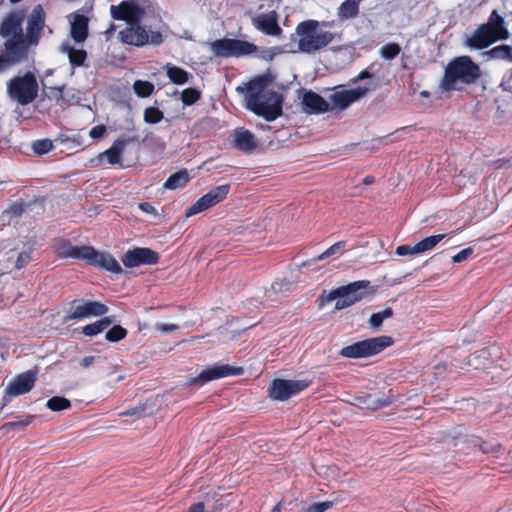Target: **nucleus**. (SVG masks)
<instances>
[{
	"mask_svg": "<svg viewBox=\"0 0 512 512\" xmlns=\"http://www.w3.org/2000/svg\"><path fill=\"white\" fill-rule=\"evenodd\" d=\"M270 80L267 76H260L246 84V107L256 115L267 121H273L282 113L281 95L267 89Z\"/></svg>",
	"mask_w": 512,
	"mask_h": 512,
	"instance_id": "f257e3e1",
	"label": "nucleus"
},
{
	"mask_svg": "<svg viewBox=\"0 0 512 512\" xmlns=\"http://www.w3.org/2000/svg\"><path fill=\"white\" fill-rule=\"evenodd\" d=\"M297 38V51L305 54H314L332 43L335 34L325 29V25L317 20H305L295 28Z\"/></svg>",
	"mask_w": 512,
	"mask_h": 512,
	"instance_id": "f03ea898",
	"label": "nucleus"
},
{
	"mask_svg": "<svg viewBox=\"0 0 512 512\" xmlns=\"http://www.w3.org/2000/svg\"><path fill=\"white\" fill-rule=\"evenodd\" d=\"M480 76V69L469 56H460L452 60L445 69L441 81L444 91L455 90L459 85L473 83Z\"/></svg>",
	"mask_w": 512,
	"mask_h": 512,
	"instance_id": "7ed1b4c3",
	"label": "nucleus"
},
{
	"mask_svg": "<svg viewBox=\"0 0 512 512\" xmlns=\"http://www.w3.org/2000/svg\"><path fill=\"white\" fill-rule=\"evenodd\" d=\"M119 40L126 45L143 47L159 46L164 42L160 31H153L140 24V21L129 22L127 27L118 34Z\"/></svg>",
	"mask_w": 512,
	"mask_h": 512,
	"instance_id": "20e7f679",
	"label": "nucleus"
},
{
	"mask_svg": "<svg viewBox=\"0 0 512 512\" xmlns=\"http://www.w3.org/2000/svg\"><path fill=\"white\" fill-rule=\"evenodd\" d=\"M9 97L25 106L32 103L38 95V83L32 72L12 78L7 84Z\"/></svg>",
	"mask_w": 512,
	"mask_h": 512,
	"instance_id": "39448f33",
	"label": "nucleus"
},
{
	"mask_svg": "<svg viewBox=\"0 0 512 512\" xmlns=\"http://www.w3.org/2000/svg\"><path fill=\"white\" fill-rule=\"evenodd\" d=\"M392 344L390 336H378L345 346L340 350V355L351 359L366 358L382 352Z\"/></svg>",
	"mask_w": 512,
	"mask_h": 512,
	"instance_id": "423d86ee",
	"label": "nucleus"
},
{
	"mask_svg": "<svg viewBox=\"0 0 512 512\" xmlns=\"http://www.w3.org/2000/svg\"><path fill=\"white\" fill-rule=\"evenodd\" d=\"M211 52L215 57H241L256 52L257 46L248 41L224 38L210 43Z\"/></svg>",
	"mask_w": 512,
	"mask_h": 512,
	"instance_id": "0eeeda50",
	"label": "nucleus"
},
{
	"mask_svg": "<svg viewBox=\"0 0 512 512\" xmlns=\"http://www.w3.org/2000/svg\"><path fill=\"white\" fill-rule=\"evenodd\" d=\"M368 282L357 281L350 283L347 286L332 290L328 297V301L335 300V309L342 310L355 304L363 299Z\"/></svg>",
	"mask_w": 512,
	"mask_h": 512,
	"instance_id": "6e6552de",
	"label": "nucleus"
},
{
	"mask_svg": "<svg viewBox=\"0 0 512 512\" xmlns=\"http://www.w3.org/2000/svg\"><path fill=\"white\" fill-rule=\"evenodd\" d=\"M310 385L308 380L275 379L272 381L269 393L274 400L285 401L290 397L305 390Z\"/></svg>",
	"mask_w": 512,
	"mask_h": 512,
	"instance_id": "1a4fd4ad",
	"label": "nucleus"
},
{
	"mask_svg": "<svg viewBox=\"0 0 512 512\" xmlns=\"http://www.w3.org/2000/svg\"><path fill=\"white\" fill-rule=\"evenodd\" d=\"M229 190L230 186L227 184L220 185L211 189L208 193L199 198L191 207L186 210V217L196 215L220 203L226 198Z\"/></svg>",
	"mask_w": 512,
	"mask_h": 512,
	"instance_id": "9d476101",
	"label": "nucleus"
},
{
	"mask_svg": "<svg viewBox=\"0 0 512 512\" xmlns=\"http://www.w3.org/2000/svg\"><path fill=\"white\" fill-rule=\"evenodd\" d=\"M371 89L372 86L366 84L352 89L336 91L329 98L331 109L344 110L352 103L364 97Z\"/></svg>",
	"mask_w": 512,
	"mask_h": 512,
	"instance_id": "9b49d317",
	"label": "nucleus"
},
{
	"mask_svg": "<svg viewBox=\"0 0 512 512\" xmlns=\"http://www.w3.org/2000/svg\"><path fill=\"white\" fill-rule=\"evenodd\" d=\"M108 312V307L98 301H86L72 306L65 317V321L74 319H86L90 317L102 316Z\"/></svg>",
	"mask_w": 512,
	"mask_h": 512,
	"instance_id": "f8f14e48",
	"label": "nucleus"
},
{
	"mask_svg": "<svg viewBox=\"0 0 512 512\" xmlns=\"http://www.w3.org/2000/svg\"><path fill=\"white\" fill-rule=\"evenodd\" d=\"M110 14L114 20H123L129 23L141 21L144 12L133 0H126L119 5H111Z\"/></svg>",
	"mask_w": 512,
	"mask_h": 512,
	"instance_id": "ddd939ff",
	"label": "nucleus"
},
{
	"mask_svg": "<svg viewBox=\"0 0 512 512\" xmlns=\"http://www.w3.org/2000/svg\"><path fill=\"white\" fill-rule=\"evenodd\" d=\"M242 368H234L228 365H216L201 372L197 377L191 378L188 384L204 385L212 380L220 379L230 375L242 374Z\"/></svg>",
	"mask_w": 512,
	"mask_h": 512,
	"instance_id": "4468645a",
	"label": "nucleus"
},
{
	"mask_svg": "<svg viewBox=\"0 0 512 512\" xmlns=\"http://www.w3.org/2000/svg\"><path fill=\"white\" fill-rule=\"evenodd\" d=\"M158 260V254L149 248H134L127 251L122 258L123 264L128 268L156 264Z\"/></svg>",
	"mask_w": 512,
	"mask_h": 512,
	"instance_id": "2eb2a0df",
	"label": "nucleus"
},
{
	"mask_svg": "<svg viewBox=\"0 0 512 512\" xmlns=\"http://www.w3.org/2000/svg\"><path fill=\"white\" fill-rule=\"evenodd\" d=\"M86 262L98 269L106 270L114 274L122 273V267L119 262L109 253L97 251L90 246Z\"/></svg>",
	"mask_w": 512,
	"mask_h": 512,
	"instance_id": "dca6fc26",
	"label": "nucleus"
},
{
	"mask_svg": "<svg viewBox=\"0 0 512 512\" xmlns=\"http://www.w3.org/2000/svg\"><path fill=\"white\" fill-rule=\"evenodd\" d=\"M45 24V13L41 5H37L32 10L27 24L26 41L30 44H36L40 38Z\"/></svg>",
	"mask_w": 512,
	"mask_h": 512,
	"instance_id": "f3484780",
	"label": "nucleus"
},
{
	"mask_svg": "<svg viewBox=\"0 0 512 512\" xmlns=\"http://www.w3.org/2000/svg\"><path fill=\"white\" fill-rule=\"evenodd\" d=\"M24 20V13L15 11L9 13L2 21L0 27V35L7 39H14L23 37L22 23Z\"/></svg>",
	"mask_w": 512,
	"mask_h": 512,
	"instance_id": "a211bd4d",
	"label": "nucleus"
},
{
	"mask_svg": "<svg viewBox=\"0 0 512 512\" xmlns=\"http://www.w3.org/2000/svg\"><path fill=\"white\" fill-rule=\"evenodd\" d=\"M251 21L257 30L267 35L279 36L282 33V29L278 25L277 14L275 11L258 14L252 17Z\"/></svg>",
	"mask_w": 512,
	"mask_h": 512,
	"instance_id": "6ab92c4d",
	"label": "nucleus"
},
{
	"mask_svg": "<svg viewBox=\"0 0 512 512\" xmlns=\"http://www.w3.org/2000/svg\"><path fill=\"white\" fill-rule=\"evenodd\" d=\"M36 374L33 371H27L14 378L6 388V393L10 396H18L29 392L34 386Z\"/></svg>",
	"mask_w": 512,
	"mask_h": 512,
	"instance_id": "aec40b11",
	"label": "nucleus"
},
{
	"mask_svg": "<svg viewBox=\"0 0 512 512\" xmlns=\"http://www.w3.org/2000/svg\"><path fill=\"white\" fill-rule=\"evenodd\" d=\"M231 138L233 146L245 153L252 152L257 146L254 135L244 128L235 129L231 134Z\"/></svg>",
	"mask_w": 512,
	"mask_h": 512,
	"instance_id": "412c9836",
	"label": "nucleus"
},
{
	"mask_svg": "<svg viewBox=\"0 0 512 512\" xmlns=\"http://www.w3.org/2000/svg\"><path fill=\"white\" fill-rule=\"evenodd\" d=\"M304 111L309 114H320L330 109V104L319 94L314 92H306L302 98Z\"/></svg>",
	"mask_w": 512,
	"mask_h": 512,
	"instance_id": "4be33fe9",
	"label": "nucleus"
},
{
	"mask_svg": "<svg viewBox=\"0 0 512 512\" xmlns=\"http://www.w3.org/2000/svg\"><path fill=\"white\" fill-rule=\"evenodd\" d=\"M71 37L77 43H82L88 36V18L84 15L74 13L70 15Z\"/></svg>",
	"mask_w": 512,
	"mask_h": 512,
	"instance_id": "5701e85b",
	"label": "nucleus"
},
{
	"mask_svg": "<svg viewBox=\"0 0 512 512\" xmlns=\"http://www.w3.org/2000/svg\"><path fill=\"white\" fill-rule=\"evenodd\" d=\"M26 53L27 49L23 37L7 39L4 54L7 55L13 65L20 62L26 56Z\"/></svg>",
	"mask_w": 512,
	"mask_h": 512,
	"instance_id": "b1692460",
	"label": "nucleus"
},
{
	"mask_svg": "<svg viewBox=\"0 0 512 512\" xmlns=\"http://www.w3.org/2000/svg\"><path fill=\"white\" fill-rule=\"evenodd\" d=\"M496 41V37L490 32L488 26L483 24L467 40V44L472 48L482 49Z\"/></svg>",
	"mask_w": 512,
	"mask_h": 512,
	"instance_id": "393cba45",
	"label": "nucleus"
},
{
	"mask_svg": "<svg viewBox=\"0 0 512 512\" xmlns=\"http://www.w3.org/2000/svg\"><path fill=\"white\" fill-rule=\"evenodd\" d=\"M90 246H75L69 242H64L57 248V255L60 258H73L86 261Z\"/></svg>",
	"mask_w": 512,
	"mask_h": 512,
	"instance_id": "a878e982",
	"label": "nucleus"
},
{
	"mask_svg": "<svg viewBox=\"0 0 512 512\" xmlns=\"http://www.w3.org/2000/svg\"><path fill=\"white\" fill-rule=\"evenodd\" d=\"M130 140L131 139H123V138H119V139L115 140L114 143L112 144V146L109 149H107L106 151H104L103 153H101L99 155V157L106 158L108 163L111 165L120 164L121 156L124 152L125 146Z\"/></svg>",
	"mask_w": 512,
	"mask_h": 512,
	"instance_id": "bb28decb",
	"label": "nucleus"
},
{
	"mask_svg": "<svg viewBox=\"0 0 512 512\" xmlns=\"http://www.w3.org/2000/svg\"><path fill=\"white\" fill-rule=\"evenodd\" d=\"M484 26H488L490 32L497 40L508 37V31L504 26V19L495 10L491 13L488 23L484 24Z\"/></svg>",
	"mask_w": 512,
	"mask_h": 512,
	"instance_id": "cd10ccee",
	"label": "nucleus"
},
{
	"mask_svg": "<svg viewBox=\"0 0 512 512\" xmlns=\"http://www.w3.org/2000/svg\"><path fill=\"white\" fill-rule=\"evenodd\" d=\"M166 71V75L169 80L176 85H184L193 78L192 74L187 72L181 67L175 66L173 64H166L164 67Z\"/></svg>",
	"mask_w": 512,
	"mask_h": 512,
	"instance_id": "c85d7f7f",
	"label": "nucleus"
},
{
	"mask_svg": "<svg viewBox=\"0 0 512 512\" xmlns=\"http://www.w3.org/2000/svg\"><path fill=\"white\" fill-rule=\"evenodd\" d=\"M363 0H345L338 8L337 15L341 20L355 18L359 12V4Z\"/></svg>",
	"mask_w": 512,
	"mask_h": 512,
	"instance_id": "c756f323",
	"label": "nucleus"
},
{
	"mask_svg": "<svg viewBox=\"0 0 512 512\" xmlns=\"http://www.w3.org/2000/svg\"><path fill=\"white\" fill-rule=\"evenodd\" d=\"M189 180L190 176L187 170L183 169L170 175L169 178L164 183V188L169 190L180 189L185 187Z\"/></svg>",
	"mask_w": 512,
	"mask_h": 512,
	"instance_id": "7c9ffc66",
	"label": "nucleus"
},
{
	"mask_svg": "<svg viewBox=\"0 0 512 512\" xmlns=\"http://www.w3.org/2000/svg\"><path fill=\"white\" fill-rule=\"evenodd\" d=\"M61 51L68 55L69 61L72 66H81L86 60L87 54L82 49H74L69 43H63Z\"/></svg>",
	"mask_w": 512,
	"mask_h": 512,
	"instance_id": "2f4dec72",
	"label": "nucleus"
},
{
	"mask_svg": "<svg viewBox=\"0 0 512 512\" xmlns=\"http://www.w3.org/2000/svg\"><path fill=\"white\" fill-rule=\"evenodd\" d=\"M112 323L113 319L111 317H104L84 326L82 332L86 336H95L107 329Z\"/></svg>",
	"mask_w": 512,
	"mask_h": 512,
	"instance_id": "473e14b6",
	"label": "nucleus"
},
{
	"mask_svg": "<svg viewBox=\"0 0 512 512\" xmlns=\"http://www.w3.org/2000/svg\"><path fill=\"white\" fill-rule=\"evenodd\" d=\"M445 238L444 234H437L426 237L416 244V252L423 254L427 251L432 250L439 242Z\"/></svg>",
	"mask_w": 512,
	"mask_h": 512,
	"instance_id": "72a5a7b5",
	"label": "nucleus"
},
{
	"mask_svg": "<svg viewBox=\"0 0 512 512\" xmlns=\"http://www.w3.org/2000/svg\"><path fill=\"white\" fill-rule=\"evenodd\" d=\"M393 310L391 308H386L383 311L378 313H374L371 315L369 319V325L372 329H379L385 319L392 317Z\"/></svg>",
	"mask_w": 512,
	"mask_h": 512,
	"instance_id": "f704fd0d",
	"label": "nucleus"
},
{
	"mask_svg": "<svg viewBox=\"0 0 512 512\" xmlns=\"http://www.w3.org/2000/svg\"><path fill=\"white\" fill-rule=\"evenodd\" d=\"M134 92L139 97H149L154 92V85L148 81L137 80L133 84Z\"/></svg>",
	"mask_w": 512,
	"mask_h": 512,
	"instance_id": "c9c22d12",
	"label": "nucleus"
},
{
	"mask_svg": "<svg viewBox=\"0 0 512 512\" xmlns=\"http://www.w3.org/2000/svg\"><path fill=\"white\" fill-rule=\"evenodd\" d=\"M70 401L61 396H54L46 403L48 409L52 411H62L70 407Z\"/></svg>",
	"mask_w": 512,
	"mask_h": 512,
	"instance_id": "e433bc0d",
	"label": "nucleus"
},
{
	"mask_svg": "<svg viewBox=\"0 0 512 512\" xmlns=\"http://www.w3.org/2000/svg\"><path fill=\"white\" fill-rule=\"evenodd\" d=\"M201 98V91L195 88H187L181 93V101L185 106L196 103Z\"/></svg>",
	"mask_w": 512,
	"mask_h": 512,
	"instance_id": "4c0bfd02",
	"label": "nucleus"
},
{
	"mask_svg": "<svg viewBox=\"0 0 512 512\" xmlns=\"http://www.w3.org/2000/svg\"><path fill=\"white\" fill-rule=\"evenodd\" d=\"M346 250V242L345 241H339L332 246H330L328 249H326L322 254H320L317 257V260H324L330 256L333 255H341Z\"/></svg>",
	"mask_w": 512,
	"mask_h": 512,
	"instance_id": "58836bf2",
	"label": "nucleus"
},
{
	"mask_svg": "<svg viewBox=\"0 0 512 512\" xmlns=\"http://www.w3.org/2000/svg\"><path fill=\"white\" fill-rule=\"evenodd\" d=\"M163 118V112L156 107H148L144 110V121L148 124H157Z\"/></svg>",
	"mask_w": 512,
	"mask_h": 512,
	"instance_id": "ea45409f",
	"label": "nucleus"
},
{
	"mask_svg": "<svg viewBox=\"0 0 512 512\" xmlns=\"http://www.w3.org/2000/svg\"><path fill=\"white\" fill-rule=\"evenodd\" d=\"M126 335L127 330L125 328L120 325H115L106 332L105 338L109 342H118L125 338Z\"/></svg>",
	"mask_w": 512,
	"mask_h": 512,
	"instance_id": "a19ab883",
	"label": "nucleus"
},
{
	"mask_svg": "<svg viewBox=\"0 0 512 512\" xmlns=\"http://www.w3.org/2000/svg\"><path fill=\"white\" fill-rule=\"evenodd\" d=\"M400 51H401V48L398 44L389 43V44L382 46V48L380 49V55L382 58H384L386 60H392L398 56Z\"/></svg>",
	"mask_w": 512,
	"mask_h": 512,
	"instance_id": "79ce46f5",
	"label": "nucleus"
},
{
	"mask_svg": "<svg viewBox=\"0 0 512 512\" xmlns=\"http://www.w3.org/2000/svg\"><path fill=\"white\" fill-rule=\"evenodd\" d=\"M489 55L496 59H512V48L508 45L497 46L489 51Z\"/></svg>",
	"mask_w": 512,
	"mask_h": 512,
	"instance_id": "37998d69",
	"label": "nucleus"
},
{
	"mask_svg": "<svg viewBox=\"0 0 512 512\" xmlns=\"http://www.w3.org/2000/svg\"><path fill=\"white\" fill-rule=\"evenodd\" d=\"M32 148L36 154L42 155L49 152L53 148V144L49 139H42L35 141L32 145Z\"/></svg>",
	"mask_w": 512,
	"mask_h": 512,
	"instance_id": "c03bdc74",
	"label": "nucleus"
},
{
	"mask_svg": "<svg viewBox=\"0 0 512 512\" xmlns=\"http://www.w3.org/2000/svg\"><path fill=\"white\" fill-rule=\"evenodd\" d=\"M333 506V502L324 501L310 505L306 512H325Z\"/></svg>",
	"mask_w": 512,
	"mask_h": 512,
	"instance_id": "a18cd8bd",
	"label": "nucleus"
},
{
	"mask_svg": "<svg viewBox=\"0 0 512 512\" xmlns=\"http://www.w3.org/2000/svg\"><path fill=\"white\" fill-rule=\"evenodd\" d=\"M416 244L415 245H400L396 248L395 253L399 256H408V255H419L416 252Z\"/></svg>",
	"mask_w": 512,
	"mask_h": 512,
	"instance_id": "49530a36",
	"label": "nucleus"
},
{
	"mask_svg": "<svg viewBox=\"0 0 512 512\" xmlns=\"http://www.w3.org/2000/svg\"><path fill=\"white\" fill-rule=\"evenodd\" d=\"M473 253V249L471 247L465 248L458 252L456 255L452 257V261L454 263H460L466 261Z\"/></svg>",
	"mask_w": 512,
	"mask_h": 512,
	"instance_id": "de8ad7c7",
	"label": "nucleus"
},
{
	"mask_svg": "<svg viewBox=\"0 0 512 512\" xmlns=\"http://www.w3.org/2000/svg\"><path fill=\"white\" fill-rule=\"evenodd\" d=\"M155 329L162 333H172L178 329L176 324L156 323Z\"/></svg>",
	"mask_w": 512,
	"mask_h": 512,
	"instance_id": "09e8293b",
	"label": "nucleus"
},
{
	"mask_svg": "<svg viewBox=\"0 0 512 512\" xmlns=\"http://www.w3.org/2000/svg\"><path fill=\"white\" fill-rule=\"evenodd\" d=\"M105 132L106 127L104 125H97L90 130L89 135L93 139H99L105 134Z\"/></svg>",
	"mask_w": 512,
	"mask_h": 512,
	"instance_id": "8fccbe9b",
	"label": "nucleus"
},
{
	"mask_svg": "<svg viewBox=\"0 0 512 512\" xmlns=\"http://www.w3.org/2000/svg\"><path fill=\"white\" fill-rule=\"evenodd\" d=\"M31 260L30 253L21 252L16 260V267L18 269L23 268Z\"/></svg>",
	"mask_w": 512,
	"mask_h": 512,
	"instance_id": "3c124183",
	"label": "nucleus"
},
{
	"mask_svg": "<svg viewBox=\"0 0 512 512\" xmlns=\"http://www.w3.org/2000/svg\"><path fill=\"white\" fill-rule=\"evenodd\" d=\"M121 415H125V416H138V417H141L144 415V407L143 406H138V407H135L131 410H128V411H125L123 412Z\"/></svg>",
	"mask_w": 512,
	"mask_h": 512,
	"instance_id": "603ef678",
	"label": "nucleus"
},
{
	"mask_svg": "<svg viewBox=\"0 0 512 512\" xmlns=\"http://www.w3.org/2000/svg\"><path fill=\"white\" fill-rule=\"evenodd\" d=\"M11 65L13 64L10 62V59L7 58V55L4 53L0 54V72L6 70Z\"/></svg>",
	"mask_w": 512,
	"mask_h": 512,
	"instance_id": "864d4df0",
	"label": "nucleus"
},
{
	"mask_svg": "<svg viewBox=\"0 0 512 512\" xmlns=\"http://www.w3.org/2000/svg\"><path fill=\"white\" fill-rule=\"evenodd\" d=\"M139 208L145 212V213H149V214H153L156 212L155 208L148 202H143V203H140L139 204Z\"/></svg>",
	"mask_w": 512,
	"mask_h": 512,
	"instance_id": "5fc2aeb1",
	"label": "nucleus"
},
{
	"mask_svg": "<svg viewBox=\"0 0 512 512\" xmlns=\"http://www.w3.org/2000/svg\"><path fill=\"white\" fill-rule=\"evenodd\" d=\"M95 360L96 358L94 356H86L81 360L80 365L83 368H88L95 362Z\"/></svg>",
	"mask_w": 512,
	"mask_h": 512,
	"instance_id": "6e6d98bb",
	"label": "nucleus"
},
{
	"mask_svg": "<svg viewBox=\"0 0 512 512\" xmlns=\"http://www.w3.org/2000/svg\"><path fill=\"white\" fill-rule=\"evenodd\" d=\"M205 507L202 502L193 504L187 512H204Z\"/></svg>",
	"mask_w": 512,
	"mask_h": 512,
	"instance_id": "4d7b16f0",
	"label": "nucleus"
},
{
	"mask_svg": "<svg viewBox=\"0 0 512 512\" xmlns=\"http://www.w3.org/2000/svg\"><path fill=\"white\" fill-rule=\"evenodd\" d=\"M371 77H372V75H371L368 71L364 70V71H362V72H361V73L356 77L355 81H360V80H363V79H366V78H371Z\"/></svg>",
	"mask_w": 512,
	"mask_h": 512,
	"instance_id": "13d9d810",
	"label": "nucleus"
},
{
	"mask_svg": "<svg viewBox=\"0 0 512 512\" xmlns=\"http://www.w3.org/2000/svg\"><path fill=\"white\" fill-rule=\"evenodd\" d=\"M374 181H375V178H374L373 176L368 175V176H366V177L363 179V184H365V185H371V184H373V183H374Z\"/></svg>",
	"mask_w": 512,
	"mask_h": 512,
	"instance_id": "bf43d9fd",
	"label": "nucleus"
},
{
	"mask_svg": "<svg viewBox=\"0 0 512 512\" xmlns=\"http://www.w3.org/2000/svg\"><path fill=\"white\" fill-rule=\"evenodd\" d=\"M115 28H116V26H115L114 24H112V25L110 26V28L106 31V34H110V33H112V32L115 30Z\"/></svg>",
	"mask_w": 512,
	"mask_h": 512,
	"instance_id": "052dcab7",
	"label": "nucleus"
},
{
	"mask_svg": "<svg viewBox=\"0 0 512 512\" xmlns=\"http://www.w3.org/2000/svg\"><path fill=\"white\" fill-rule=\"evenodd\" d=\"M280 511V504H277L274 508H273V512H279Z\"/></svg>",
	"mask_w": 512,
	"mask_h": 512,
	"instance_id": "680f3d73",
	"label": "nucleus"
},
{
	"mask_svg": "<svg viewBox=\"0 0 512 512\" xmlns=\"http://www.w3.org/2000/svg\"><path fill=\"white\" fill-rule=\"evenodd\" d=\"M421 95L424 96V97H427L429 94H428L427 91H423V92H421Z\"/></svg>",
	"mask_w": 512,
	"mask_h": 512,
	"instance_id": "e2e57ef3",
	"label": "nucleus"
},
{
	"mask_svg": "<svg viewBox=\"0 0 512 512\" xmlns=\"http://www.w3.org/2000/svg\"><path fill=\"white\" fill-rule=\"evenodd\" d=\"M55 90H56L59 94H61V93H62V88H56Z\"/></svg>",
	"mask_w": 512,
	"mask_h": 512,
	"instance_id": "0e129e2a",
	"label": "nucleus"
}]
</instances>
